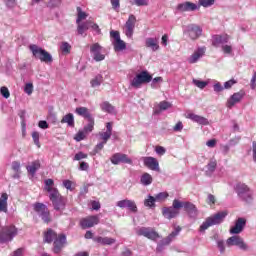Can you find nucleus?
<instances>
[{
	"instance_id": "obj_1",
	"label": "nucleus",
	"mask_w": 256,
	"mask_h": 256,
	"mask_svg": "<svg viewBox=\"0 0 256 256\" xmlns=\"http://www.w3.org/2000/svg\"><path fill=\"white\" fill-rule=\"evenodd\" d=\"M44 185V190L49 193V199L52 201L55 211H64L65 206L67 205V199H65L59 190L54 187L55 181H53V179H46Z\"/></svg>"
},
{
	"instance_id": "obj_2",
	"label": "nucleus",
	"mask_w": 256,
	"mask_h": 256,
	"mask_svg": "<svg viewBox=\"0 0 256 256\" xmlns=\"http://www.w3.org/2000/svg\"><path fill=\"white\" fill-rule=\"evenodd\" d=\"M29 50L31 51L33 57L41 61V63H53V56L47 50L39 47L37 44H31L29 46Z\"/></svg>"
},
{
	"instance_id": "obj_3",
	"label": "nucleus",
	"mask_w": 256,
	"mask_h": 256,
	"mask_svg": "<svg viewBox=\"0 0 256 256\" xmlns=\"http://www.w3.org/2000/svg\"><path fill=\"white\" fill-rule=\"evenodd\" d=\"M173 207L174 209H184V211L187 213L188 217L191 219H196L197 215H199V210L197 209V206L189 201H180L178 199L173 200Z\"/></svg>"
},
{
	"instance_id": "obj_4",
	"label": "nucleus",
	"mask_w": 256,
	"mask_h": 256,
	"mask_svg": "<svg viewBox=\"0 0 256 256\" xmlns=\"http://www.w3.org/2000/svg\"><path fill=\"white\" fill-rule=\"evenodd\" d=\"M225 217H227V211H221L206 218V220L200 226L199 231H207L209 227L223 223Z\"/></svg>"
},
{
	"instance_id": "obj_5",
	"label": "nucleus",
	"mask_w": 256,
	"mask_h": 256,
	"mask_svg": "<svg viewBox=\"0 0 256 256\" xmlns=\"http://www.w3.org/2000/svg\"><path fill=\"white\" fill-rule=\"evenodd\" d=\"M153 81V76L149 74L147 70H144L138 74L130 81L131 87L134 89H141V85L151 83Z\"/></svg>"
},
{
	"instance_id": "obj_6",
	"label": "nucleus",
	"mask_w": 256,
	"mask_h": 256,
	"mask_svg": "<svg viewBox=\"0 0 256 256\" xmlns=\"http://www.w3.org/2000/svg\"><path fill=\"white\" fill-rule=\"evenodd\" d=\"M17 227L15 225L4 226L0 230V243H9L17 237Z\"/></svg>"
},
{
	"instance_id": "obj_7",
	"label": "nucleus",
	"mask_w": 256,
	"mask_h": 256,
	"mask_svg": "<svg viewBox=\"0 0 256 256\" xmlns=\"http://www.w3.org/2000/svg\"><path fill=\"white\" fill-rule=\"evenodd\" d=\"M34 211L38 213L39 217H41L44 223H51V213L45 204L39 202L35 203Z\"/></svg>"
},
{
	"instance_id": "obj_8",
	"label": "nucleus",
	"mask_w": 256,
	"mask_h": 256,
	"mask_svg": "<svg viewBox=\"0 0 256 256\" xmlns=\"http://www.w3.org/2000/svg\"><path fill=\"white\" fill-rule=\"evenodd\" d=\"M110 37L113 39L112 44L114 47V51H125L127 49V43L125 41L121 40V34L119 31H111Z\"/></svg>"
},
{
	"instance_id": "obj_9",
	"label": "nucleus",
	"mask_w": 256,
	"mask_h": 256,
	"mask_svg": "<svg viewBox=\"0 0 256 256\" xmlns=\"http://www.w3.org/2000/svg\"><path fill=\"white\" fill-rule=\"evenodd\" d=\"M236 193H237L238 197H240V199H242V201L249 202L252 199L251 189H249V186H247L245 183L239 182L236 185Z\"/></svg>"
},
{
	"instance_id": "obj_10",
	"label": "nucleus",
	"mask_w": 256,
	"mask_h": 256,
	"mask_svg": "<svg viewBox=\"0 0 256 256\" xmlns=\"http://www.w3.org/2000/svg\"><path fill=\"white\" fill-rule=\"evenodd\" d=\"M65 245H67V236L64 233L58 234V237L53 241L52 252L54 255H59Z\"/></svg>"
},
{
	"instance_id": "obj_11",
	"label": "nucleus",
	"mask_w": 256,
	"mask_h": 256,
	"mask_svg": "<svg viewBox=\"0 0 256 256\" xmlns=\"http://www.w3.org/2000/svg\"><path fill=\"white\" fill-rule=\"evenodd\" d=\"M226 245L227 247H239V249H242V251H247L248 246L245 243V241L243 240V238H241V236H231L226 240Z\"/></svg>"
},
{
	"instance_id": "obj_12",
	"label": "nucleus",
	"mask_w": 256,
	"mask_h": 256,
	"mask_svg": "<svg viewBox=\"0 0 256 256\" xmlns=\"http://www.w3.org/2000/svg\"><path fill=\"white\" fill-rule=\"evenodd\" d=\"M136 233L138 236L146 237V239H150L151 241L159 239V233L151 227H142L138 229Z\"/></svg>"
},
{
	"instance_id": "obj_13",
	"label": "nucleus",
	"mask_w": 256,
	"mask_h": 256,
	"mask_svg": "<svg viewBox=\"0 0 256 256\" xmlns=\"http://www.w3.org/2000/svg\"><path fill=\"white\" fill-rule=\"evenodd\" d=\"M99 216L91 215L80 220L81 229H91V227H95V225H99Z\"/></svg>"
},
{
	"instance_id": "obj_14",
	"label": "nucleus",
	"mask_w": 256,
	"mask_h": 256,
	"mask_svg": "<svg viewBox=\"0 0 256 256\" xmlns=\"http://www.w3.org/2000/svg\"><path fill=\"white\" fill-rule=\"evenodd\" d=\"M110 161L112 165H119L120 163H126L128 165H133V160L123 153H115L111 156Z\"/></svg>"
},
{
	"instance_id": "obj_15",
	"label": "nucleus",
	"mask_w": 256,
	"mask_h": 256,
	"mask_svg": "<svg viewBox=\"0 0 256 256\" xmlns=\"http://www.w3.org/2000/svg\"><path fill=\"white\" fill-rule=\"evenodd\" d=\"M243 97H245V91L240 90L239 92L234 93L229 97V99L226 102V107L228 109H233L237 103H241L243 101Z\"/></svg>"
},
{
	"instance_id": "obj_16",
	"label": "nucleus",
	"mask_w": 256,
	"mask_h": 256,
	"mask_svg": "<svg viewBox=\"0 0 256 256\" xmlns=\"http://www.w3.org/2000/svg\"><path fill=\"white\" fill-rule=\"evenodd\" d=\"M136 23H137V17H135V15L131 14L125 23V35L129 39H131V37H133Z\"/></svg>"
},
{
	"instance_id": "obj_17",
	"label": "nucleus",
	"mask_w": 256,
	"mask_h": 256,
	"mask_svg": "<svg viewBox=\"0 0 256 256\" xmlns=\"http://www.w3.org/2000/svg\"><path fill=\"white\" fill-rule=\"evenodd\" d=\"M176 9L180 13H187L191 11H197V9H199V6L193 2L186 1L178 4Z\"/></svg>"
},
{
	"instance_id": "obj_18",
	"label": "nucleus",
	"mask_w": 256,
	"mask_h": 256,
	"mask_svg": "<svg viewBox=\"0 0 256 256\" xmlns=\"http://www.w3.org/2000/svg\"><path fill=\"white\" fill-rule=\"evenodd\" d=\"M245 225H247V220L245 218H238L233 227L230 228L229 232L231 235H239V233L243 232L245 229Z\"/></svg>"
},
{
	"instance_id": "obj_19",
	"label": "nucleus",
	"mask_w": 256,
	"mask_h": 256,
	"mask_svg": "<svg viewBox=\"0 0 256 256\" xmlns=\"http://www.w3.org/2000/svg\"><path fill=\"white\" fill-rule=\"evenodd\" d=\"M117 207H120V209H129V211H132V213H137V204H135V201L124 199L117 202Z\"/></svg>"
},
{
	"instance_id": "obj_20",
	"label": "nucleus",
	"mask_w": 256,
	"mask_h": 256,
	"mask_svg": "<svg viewBox=\"0 0 256 256\" xmlns=\"http://www.w3.org/2000/svg\"><path fill=\"white\" fill-rule=\"evenodd\" d=\"M187 35H189L190 39L195 41V39H199V36L202 33L201 27L195 25V24H190L187 27L186 30Z\"/></svg>"
},
{
	"instance_id": "obj_21",
	"label": "nucleus",
	"mask_w": 256,
	"mask_h": 256,
	"mask_svg": "<svg viewBox=\"0 0 256 256\" xmlns=\"http://www.w3.org/2000/svg\"><path fill=\"white\" fill-rule=\"evenodd\" d=\"M179 209L180 208H175L172 204V207H164L162 208V215L163 217H165L166 219H175V217H177V215H179Z\"/></svg>"
},
{
	"instance_id": "obj_22",
	"label": "nucleus",
	"mask_w": 256,
	"mask_h": 256,
	"mask_svg": "<svg viewBox=\"0 0 256 256\" xmlns=\"http://www.w3.org/2000/svg\"><path fill=\"white\" fill-rule=\"evenodd\" d=\"M98 135L100 139H102V142L107 143V141H109V139H111V136L113 135V122H107L106 131L99 132Z\"/></svg>"
},
{
	"instance_id": "obj_23",
	"label": "nucleus",
	"mask_w": 256,
	"mask_h": 256,
	"mask_svg": "<svg viewBox=\"0 0 256 256\" xmlns=\"http://www.w3.org/2000/svg\"><path fill=\"white\" fill-rule=\"evenodd\" d=\"M143 163L145 167L150 169L151 171H159V161L156 160L154 157H144Z\"/></svg>"
},
{
	"instance_id": "obj_24",
	"label": "nucleus",
	"mask_w": 256,
	"mask_h": 256,
	"mask_svg": "<svg viewBox=\"0 0 256 256\" xmlns=\"http://www.w3.org/2000/svg\"><path fill=\"white\" fill-rule=\"evenodd\" d=\"M187 119H191V121H194L195 123H199V125H209V120L207 118L197 115L195 113H188Z\"/></svg>"
},
{
	"instance_id": "obj_25",
	"label": "nucleus",
	"mask_w": 256,
	"mask_h": 256,
	"mask_svg": "<svg viewBox=\"0 0 256 256\" xmlns=\"http://www.w3.org/2000/svg\"><path fill=\"white\" fill-rule=\"evenodd\" d=\"M57 237H59V234H57L53 229L48 228L47 231L44 232V243L51 244L57 239Z\"/></svg>"
},
{
	"instance_id": "obj_26",
	"label": "nucleus",
	"mask_w": 256,
	"mask_h": 256,
	"mask_svg": "<svg viewBox=\"0 0 256 256\" xmlns=\"http://www.w3.org/2000/svg\"><path fill=\"white\" fill-rule=\"evenodd\" d=\"M205 55V48H198L189 58L188 63H197Z\"/></svg>"
},
{
	"instance_id": "obj_27",
	"label": "nucleus",
	"mask_w": 256,
	"mask_h": 256,
	"mask_svg": "<svg viewBox=\"0 0 256 256\" xmlns=\"http://www.w3.org/2000/svg\"><path fill=\"white\" fill-rule=\"evenodd\" d=\"M223 43H229V35H216L213 37L212 45L214 47H219V45H223Z\"/></svg>"
},
{
	"instance_id": "obj_28",
	"label": "nucleus",
	"mask_w": 256,
	"mask_h": 256,
	"mask_svg": "<svg viewBox=\"0 0 256 256\" xmlns=\"http://www.w3.org/2000/svg\"><path fill=\"white\" fill-rule=\"evenodd\" d=\"M179 233H181V226H177L175 228V231H173L169 236L164 238L161 241V245H169V243H171V241H173V239H175V237H177V235H179Z\"/></svg>"
},
{
	"instance_id": "obj_29",
	"label": "nucleus",
	"mask_w": 256,
	"mask_h": 256,
	"mask_svg": "<svg viewBox=\"0 0 256 256\" xmlns=\"http://www.w3.org/2000/svg\"><path fill=\"white\" fill-rule=\"evenodd\" d=\"M27 172L32 175V177H35V174L39 169H41V162L39 160L33 161L30 166L26 167Z\"/></svg>"
},
{
	"instance_id": "obj_30",
	"label": "nucleus",
	"mask_w": 256,
	"mask_h": 256,
	"mask_svg": "<svg viewBox=\"0 0 256 256\" xmlns=\"http://www.w3.org/2000/svg\"><path fill=\"white\" fill-rule=\"evenodd\" d=\"M75 113L79 115L80 117H84V119H93V116H91V113L89 112V108L87 107H78L75 110Z\"/></svg>"
},
{
	"instance_id": "obj_31",
	"label": "nucleus",
	"mask_w": 256,
	"mask_h": 256,
	"mask_svg": "<svg viewBox=\"0 0 256 256\" xmlns=\"http://www.w3.org/2000/svg\"><path fill=\"white\" fill-rule=\"evenodd\" d=\"M145 45L153 51H159V40L157 38H147Z\"/></svg>"
},
{
	"instance_id": "obj_32",
	"label": "nucleus",
	"mask_w": 256,
	"mask_h": 256,
	"mask_svg": "<svg viewBox=\"0 0 256 256\" xmlns=\"http://www.w3.org/2000/svg\"><path fill=\"white\" fill-rule=\"evenodd\" d=\"M60 123L67 124L68 127H75V116L72 113H68L61 119Z\"/></svg>"
},
{
	"instance_id": "obj_33",
	"label": "nucleus",
	"mask_w": 256,
	"mask_h": 256,
	"mask_svg": "<svg viewBox=\"0 0 256 256\" xmlns=\"http://www.w3.org/2000/svg\"><path fill=\"white\" fill-rule=\"evenodd\" d=\"M9 199V195L7 193H2L0 197V213H7V201Z\"/></svg>"
},
{
	"instance_id": "obj_34",
	"label": "nucleus",
	"mask_w": 256,
	"mask_h": 256,
	"mask_svg": "<svg viewBox=\"0 0 256 256\" xmlns=\"http://www.w3.org/2000/svg\"><path fill=\"white\" fill-rule=\"evenodd\" d=\"M140 183L142 185H144L145 187L151 185V183H153V176H151V174L145 172L144 174H142V176L140 178Z\"/></svg>"
},
{
	"instance_id": "obj_35",
	"label": "nucleus",
	"mask_w": 256,
	"mask_h": 256,
	"mask_svg": "<svg viewBox=\"0 0 256 256\" xmlns=\"http://www.w3.org/2000/svg\"><path fill=\"white\" fill-rule=\"evenodd\" d=\"M77 31L79 35H83V33H85V31H88L89 29V25H91V20H87L86 22H79V24H77Z\"/></svg>"
},
{
	"instance_id": "obj_36",
	"label": "nucleus",
	"mask_w": 256,
	"mask_h": 256,
	"mask_svg": "<svg viewBox=\"0 0 256 256\" xmlns=\"http://www.w3.org/2000/svg\"><path fill=\"white\" fill-rule=\"evenodd\" d=\"M77 11V19H76V24L79 25V23H81V21H85V19H87V17L89 16L87 13H85L81 7H77L76 8Z\"/></svg>"
},
{
	"instance_id": "obj_37",
	"label": "nucleus",
	"mask_w": 256,
	"mask_h": 256,
	"mask_svg": "<svg viewBox=\"0 0 256 256\" xmlns=\"http://www.w3.org/2000/svg\"><path fill=\"white\" fill-rule=\"evenodd\" d=\"M101 83H103V75L98 74L96 75L91 81H90V85L91 87L95 88V87H101Z\"/></svg>"
},
{
	"instance_id": "obj_38",
	"label": "nucleus",
	"mask_w": 256,
	"mask_h": 256,
	"mask_svg": "<svg viewBox=\"0 0 256 256\" xmlns=\"http://www.w3.org/2000/svg\"><path fill=\"white\" fill-rule=\"evenodd\" d=\"M93 129H95V119H88V124L84 126L83 131L87 135L88 133H92Z\"/></svg>"
},
{
	"instance_id": "obj_39",
	"label": "nucleus",
	"mask_w": 256,
	"mask_h": 256,
	"mask_svg": "<svg viewBox=\"0 0 256 256\" xmlns=\"http://www.w3.org/2000/svg\"><path fill=\"white\" fill-rule=\"evenodd\" d=\"M102 111H104L105 113H114L115 112V106H112L111 103H109L108 101L103 102L100 105Z\"/></svg>"
},
{
	"instance_id": "obj_40",
	"label": "nucleus",
	"mask_w": 256,
	"mask_h": 256,
	"mask_svg": "<svg viewBox=\"0 0 256 256\" xmlns=\"http://www.w3.org/2000/svg\"><path fill=\"white\" fill-rule=\"evenodd\" d=\"M156 198L149 195L147 199L144 200L145 207H149L150 209H153L155 207Z\"/></svg>"
},
{
	"instance_id": "obj_41",
	"label": "nucleus",
	"mask_w": 256,
	"mask_h": 256,
	"mask_svg": "<svg viewBox=\"0 0 256 256\" xmlns=\"http://www.w3.org/2000/svg\"><path fill=\"white\" fill-rule=\"evenodd\" d=\"M12 170L16 172L14 178L19 179V174L21 173V163L19 161L12 162Z\"/></svg>"
},
{
	"instance_id": "obj_42",
	"label": "nucleus",
	"mask_w": 256,
	"mask_h": 256,
	"mask_svg": "<svg viewBox=\"0 0 256 256\" xmlns=\"http://www.w3.org/2000/svg\"><path fill=\"white\" fill-rule=\"evenodd\" d=\"M206 167V173H215V169H217V160H210Z\"/></svg>"
},
{
	"instance_id": "obj_43",
	"label": "nucleus",
	"mask_w": 256,
	"mask_h": 256,
	"mask_svg": "<svg viewBox=\"0 0 256 256\" xmlns=\"http://www.w3.org/2000/svg\"><path fill=\"white\" fill-rule=\"evenodd\" d=\"M102 49L103 47L100 43H94L90 46V52L93 54V56L96 55V53H101Z\"/></svg>"
},
{
	"instance_id": "obj_44",
	"label": "nucleus",
	"mask_w": 256,
	"mask_h": 256,
	"mask_svg": "<svg viewBox=\"0 0 256 256\" xmlns=\"http://www.w3.org/2000/svg\"><path fill=\"white\" fill-rule=\"evenodd\" d=\"M86 137H87V134L83 130H80L75 134L74 140L77 142H80L86 139Z\"/></svg>"
},
{
	"instance_id": "obj_45",
	"label": "nucleus",
	"mask_w": 256,
	"mask_h": 256,
	"mask_svg": "<svg viewBox=\"0 0 256 256\" xmlns=\"http://www.w3.org/2000/svg\"><path fill=\"white\" fill-rule=\"evenodd\" d=\"M62 53L69 55L71 53V45L68 42H63L60 46Z\"/></svg>"
},
{
	"instance_id": "obj_46",
	"label": "nucleus",
	"mask_w": 256,
	"mask_h": 256,
	"mask_svg": "<svg viewBox=\"0 0 256 256\" xmlns=\"http://www.w3.org/2000/svg\"><path fill=\"white\" fill-rule=\"evenodd\" d=\"M192 83L198 87V89H205L207 87V82L193 79Z\"/></svg>"
},
{
	"instance_id": "obj_47",
	"label": "nucleus",
	"mask_w": 256,
	"mask_h": 256,
	"mask_svg": "<svg viewBox=\"0 0 256 256\" xmlns=\"http://www.w3.org/2000/svg\"><path fill=\"white\" fill-rule=\"evenodd\" d=\"M39 137H40L39 132L37 131L32 132V139L34 141V145L37 146L38 148L41 147V142L39 141Z\"/></svg>"
},
{
	"instance_id": "obj_48",
	"label": "nucleus",
	"mask_w": 256,
	"mask_h": 256,
	"mask_svg": "<svg viewBox=\"0 0 256 256\" xmlns=\"http://www.w3.org/2000/svg\"><path fill=\"white\" fill-rule=\"evenodd\" d=\"M172 105L168 101H162L159 103L160 111H167V109H171Z\"/></svg>"
},
{
	"instance_id": "obj_49",
	"label": "nucleus",
	"mask_w": 256,
	"mask_h": 256,
	"mask_svg": "<svg viewBox=\"0 0 256 256\" xmlns=\"http://www.w3.org/2000/svg\"><path fill=\"white\" fill-rule=\"evenodd\" d=\"M169 197V193L167 192H160L155 196L156 201L161 202L165 201Z\"/></svg>"
},
{
	"instance_id": "obj_50",
	"label": "nucleus",
	"mask_w": 256,
	"mask_h": 256,
	"mask_svg": "<svg viewBox=\"0 0 256 256\" xmlns=\"http://www.w3.org/2000/svg\"><path fill=\"white\" fill-rule=\"evenodd\" d=\"M0 93L2 96H4L5 99H9L11 97V93L9 92V88L2 86L0 88Z\"/></svg>"
},
{
	"instance_id": "obj_51",
	"label": "nucleus",
	"mask_w": 256,
	"mask_h": 256,
	"mask_svg": "<svg viewBox=\"0 0 256 256\" xmlns=\"http://www.w3.org/2000/svg\"><path fill=\"white\" fill-rule=\"evenodd\" d=\"M199 4L202 7H211V5L215 4V0H199Z\"/></svg>"
},
{
	"instance_id": "obj_52",
	"label": "nucleus",
	"mask_w": 256,
	"mask_h": 256,
	"mask_svg": "<svg viewBox=\"0 0 256 256\" xmlns=\"http://www.w3.org/2000/svg\"><path fill=\"white\" fill-rule=\"evenodd\" d=\"M63 187H65V189H67L68 191H73V181L71 180H64L63 181Z\"/></svg>"
},
{
	"instance_id": "obj_53",
	"label": "nucleus",
	"mask_w": 256,
	"mask_h": 256,
	"mask_svg": "<svg viewBox=\"0 0 256 256\" xmlns=\"http://www.w3.org/2000/svg\"><path fill=\"white\" fill-rule=\"evenodd\" d=\"M88 155L83 152H78L74 156V161H81V159H87Z\"/></svg>"
},
{
	"instance_id": "obj_54",
	"label": "nucleus",
	"mask_w": 256,
	"mask_h": 256,
	"mask_svg": "<svg viewBox=\"0 0 256 256\" xmlns=\"http://www.w3.org/2000/svg\"><path fill=\"white\" fill-rule=\"evenodd\" d=\"M237 80L235 79H230L227 82L224 83V89H231L234 85H236Z\"/></svg>"
},
{
	"instance_id": "obj_55",
	"label": "nucleus",
	"mask_w": 256,
	"mask_h": 256,
	"mask_svg": "<svg viewBox=\"0 0 256 256\" xmlns=\"http://www.w3.org/2000/svg\"><path fill=\"white\" fill-rule=\"evenodd\" d=\"M94 61H105V54H101V52H97L96 54L93 55Z\"/></svg>"
},
{
	"instance_id": "obj_56",
	"label": "nucleus",
	"mask_w": 256,
	"mask_h": 256,
	"mask_svg": "<svg viewBox=\"0 0 256 256\" xmlns=\"http://www.w3.org/2000/svg\"><path fill=\"white\" fill-rule=\"evenodd\" d=\"M89 29H92L93 31H96V33H101V28H99V25L95 24V22L90 21Z\"/></svg>"
},
{
	"instance_id": "obj_57",
	"label": "nucleus",
	"mask_w": 256,
	"mask_h": 256,
	"mask_svg": "<svg viewBox=\"0 0 256 256\" xmlns=\"http://www.w3.org/2000/svg\"><path fill=\"white\" fill-rule=\"evenodd\" d=\"M24 91L27 93V95L33 94V83H27L24 87Z\"/></svg>"
},
{
	"instance_id": "obj_58",
	"label": "nucleus",
	"mask_w": 256,
	"mask_h": 256,
	"mask_svg": "<svg viewBox=\"0 0 256 256\" xmlns=\"http://www.w3.org/2000/svg\"><path fill=\"white\" fill-rule=\"evenodd\" d=\"M135 5H137V7H145L147 5H149V1L148 0H134Z\"/></svg>"
},
{
	"instance_id": "obj_59",
	"label": "nucleus",
	"mask_w": 256,
	"mask_h": 256,
	"mask_svg": "<svg viewBox=\"0 0 256 256\" xmlns=\"http://www.w3.org/2000/svg\"><path fill=\"white\" fill-rule=\"evenodd\" d=\"M155 151L157 155H165V153H167V150L163 146H156Z\"/></svg>"
},
{
	"instance_id": "obj_60",
	"label": "nucleus",
	"mask_w": 256,
	"mask_h": 256,
	"mask_svg": "<svg viewBox=\"0 0 256 256\" xmlns=\"http://www.w3.org/2000/svg\"><path fill=\"white\" fill-rule=\"evenodd\" d=\"M105 145H107V143H104V142L98 143L94 148V153H99V151H103V147H105Z\"/></svg>"
},
{
	"instance_id": "obj_61",
	"label": "nucleus",
	"mask_w": 256,
	"mask_h": 256,
	"mask_svg": "<svg viewBox=\"0 0 256 256\" xmlns=\"http://www.w3.org/2000/svg\"><path fill=\"white\" fill-rule=\"evenodd\" d=\"M110 3L112 5V9H114L115 11H117V9L121 7L120 0H110Z\"/></svg>"
},
{
	"instance_id": "obj_62",
	"label": "nucleus",
	"mask_w": 256,
	"mask_h": 256,
	"mask_svg": "<svg viewBox=\"0 0 256 256\" xmlns=\"http://www.w3.org/2000/svg\"><path fill=\"white\" fill-rule=\"evenodd\" d=\"M116 242L115 238L104 237V245H114Z\"/></svg>"
},
{
	"instance_id": "obj_63",
	"label": "nucleus",
	"mask_w": 256,
	"mask_h": 256,
	"mask_svg": "<svg viewBox=\"0 0 256 256\" xmlns=\"http://www.w3.org/2000/svg\"><path fill=\"white\" fill-rule=\"evenodd\" d=\"M173 131L175 132L183 131V122L181 121L177 122L173 127Z\"/></svg>"
},
{
	"instance_id": "obj_64",
	"label": "nucleus",
	"mask_w": 256,
	"mask_h": 256,
	"mask_svg": "<svg viewBox=\"0 0 256 256\" xmlns=\"http://www.w3.org/2000/svg\"><path fill=\"white\" fill-rule=\"evenodd\" d=\"M216 201L217 200L215 199V196L213 194L208 195V198H207L208 205H215Z\"/></svg>"
}]
</instances>
